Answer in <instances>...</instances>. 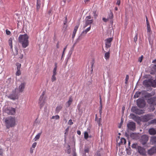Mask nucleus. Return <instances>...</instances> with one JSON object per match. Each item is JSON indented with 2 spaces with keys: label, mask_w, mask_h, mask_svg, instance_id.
Instances as JSON below:
<instances>
[{
  "label": "nucleus",
  "mask_w": 156,
  "mask_h": 156,
  "mask_svg": "<svg viewBox=\"0 0 156 156\" xmlns=\"http://www.w3.org/2000/svg\"><path fill=\"white\" fill-rule=\"evenodd\" d=\"M29 37L27 34L20 35L18 38L19 42L21 44L23 48H26L29 45Z\"/></svg>",
  "instance_id": "f257e3e1"
},
{
  "label": "nucleus",
  "mask_w": 156,
  "mask_h": 156,
  "mask_svg": "<svg viewBox=\"0 0 156 156\" xmlns=\"http://www.w3.org/2000/svg\"><path fill=\"white\" fill-rule=\"evenodd\" d=\"M5 122L6 127L8 129L14 127L16 125V119L14 117L10 116L6 118Z\"/></svg>",
  "instance_id": "f03ea898"
},
{
  "label": "nucleus",
  "mask_w": 156,
  "mask_h": 156,
  "mask_svg": "<svg viewBox=\"0 0 156 156\" xmlns=\"http://www.w3.org/2000/svg\"><path fill=\"white\" fill-rule=\"evenodd\" d=\"M44 94L45 93L43 92L39 99L38 104L40 109L44 107L46 103V98L44 97Z\"/></svg>",
  "instance_id": "7ed1b4c3"
},
{
  "label": "nucleus",
  "mask_w": 156,
  "mask_h": 156,
  "mask_svg": "<svg viewBox=\"0 0 156 156\" xmlns=\"http://www.w3.org/2000/svg\"><path fill=\"white\" fill-rule=\"evenodd\" d=\"M7 97L9 98L13 101L18 99L19 98L18 94L16 93V90H12Z\"/></svg>",
  "instance_id": "20e7f679"
},
{
  "label": "nucleus",
  "mask_w": 156,
  "mask_h": 156,
  "mask_svg": "<svg viewBox=\"0 0 156 156\" xmlns=\"http://www.w3.org/2000/svg\"><path fill=\"white\" fill-rule=\"evenodd\" d=\"M4 112L8 115H14L16 113V109L12 107H9L5 109Z\"/></svg>",
  "instance_id": "39448f33"
},
{
  "label": "nucleus",
  "mask_w": 156,
  "mask_h": 156,
  "mask_svg": "<svg viewBox=\"0 0 156 156\" xmlns=\"http://www.w3.org/2000/svg\"><path fill=\"white\" fill-rule=\"evenodd\" d=\"M113 38L112 37H110L107 38L105 40V47L106 49L110 48L112 45V42L113 41Z\"/></svg>",
  "instance_id": "423d86ee"
},
{
  "label": "nucleus",
  "mask_w": 156,
  "mask_h": 156,
  "mask_svg": "<svg viewBox=\"0 0 156 156\" xmlns=\"http://www.w3.org/2000/svg\"><path fill=\"white\" fill-rule=\"evenodd\" d=\"M140 140L142 144L144 145L148 141V136L146 135H143L141 136Z\"/></svg>",
  "instance_id": "0eeeda50"
},
{
  "label": "nucleus",
  "mask_w": 156,
  "mask_h": 156,
  "mask_svg": "<svg viewBox=\"0 0 156 156\" xmlns=\"http://www.w3.org/2000/svg\"><path fill=\"white\" fill-rule=\"evenodd\" d=\"M137 104L139 107L142 108L145 106L146 103L144 100L142 99H139L137 100Z\"/></svg>",
  "instance_id": "6e6552de"
},
{
  "label": "nucleus",
  "mask_w": 156,
  "mask_h": 156,
  "mask_svg": "<svg viewBox=\"0 0 156 156\" xmlns=\"http://www.w3.org/2000/svg\"><path fill=\"white\" fill-rule=\"evenodd\" d=\"M127 127L128 129L134 131L136 128L135 123L133 122H130L127 124Z\"/></svg>",
  "instance_id": "1a4fd4ad"
},
{
  "label": "nucleus",
  "mask_w": 156,
  "mask_h": 156,
  "mask_svg": "<svg viewBox=\"0 0 156 156\" xmlns=\"http://www.w3.org/2000/svg\"><path fill=\"white\" fill-rule=\"evenodd\" d=\"M153 115L151 114H147L143 116L142 118V120L144 122H147L150 120L152 119Z\"/></svg>",
  "instance_id": "9d476101"
},
{
  "label": "nucleus",
  "mask_w": 156,
  "mask_h": 156,
  "mask_svg": "<svg viewBox=\"0 0 156 156\" xmlns=\"http://www.w3.org/2000/svg\"><path fill=\"white\" fill-rule=\"evenodd\" d=\"M138 152L141 155H145L146 152L145 149L144 148L140 146H138L137 147Z\"/></svg>",
  "instance_id": "9b49d317"
},
{
  "label": "nucleus",
  "mask_w": 156,
  "mask_h": 156,
  "mask_svg": "<svg viewBox=\"0 0 156 156\" xmlns=\"http://www.w3.org/2000/svg\"><path fill=\"white\" fill-rule=\"evenodd\" d=\"M156 153V146L153 147L147 151L148 154L150 155H152Z\"/></svg>",
  "instance_id": "f8f14e48"
},
{
  "label": "nucleus",
  "mask_w": 156,
  "mask_h": 156,
  "mask_svg": "<svg viewBox=\"0 0 156 156\" xmlns=\"http://www.w3.org/2000/svg\"><path fill=\"white\" fill-rule=\"evenodd\" d=\"M152 84V81L151 80H145L143 82V84L146 87H148L151 86Z\"/></svg>",
  "instance_id": "ddd939ff"
},
{
  "label": "nucleus",
  "mask_w": 156,
  "mask_h": 156,
  "mask_svg": "<svg viewBox=\"0 0 156 156\" xmlns=\"http://www.w3.org/2000/svg\"><path fill=\"white\" fill-rule=\"evenodd\" d=\"M26 83L23 82L21 83L19 87L18 90L20 92H22L25 88Z\"/></svg>",
  "instance_id": "4468645a"
},
{
  "label": "nucleus",
  "mask_w": 156,
  "mask_h": 156,
  "mask_svg": "<svg viewBox=\"0 0 156 156\" xmlns=\"http://www.w3.org/2000/svg\"><path fill=\"white\" fill-rule=\"evenodd\" d=\"M80 26V23H78L77 25H76L74 27V29L73 31L72 35V38L73 39L75 36L76 34V31L78 29V28Z\"/></svg>",
  "instance_id": "2eb2a0df"
},
{
  "label": "nucleus",
  "mask_w": 156,
  "mask_h": 156,
  "mask_svg": "<svg viewBox=\"0 0 156 156\" xmlns=\"http://www.w3.org/2000/svg\"><path fill=\"white\" fill-rule=\"evenodd\" d=\"M93 22V20H86L85 24L83 26V28H85L88 25H90H90Z\"/></svg>",
  "instance_id": "dca6fc26"
},
{
  "label": "nucleus",
  "mask_w": 156,
  "mask_h": 156,
  "mask_svg": "<svg viewBox=\"0 0 156 156\" xmlns=\"http://www.w3.org/2000/svg\"><path fill=\"white\" fill-rule=\"evenodd\" d=\"M148 132L151 135H154L156 134V130L154 128H151L149 129Z\"/></svg>",
  "instance_id": "f3484780"
},
{
  "label": "nucleus",
  "mask_w": 156,
  "mask_h": 156,
  "mask_svg": "<svg viewBox=\"0 0 156 156\" xmlns=\"http://www.w3.org/2000/svg\"><path fill=\"white\" fill-rule=\"evenodd\" d=\"M130 116L131 118L133 119L136 122H137L140 120V118L139 117L136 116L133 114H131Z\"/></svg>",
  "instance_id": "a211bd4d"
},
{
  "label": "nucleus",
  "mask_w": 156,
  "mask_h": 156,
  "mask_svg": "<svg viewBox=\"0 0 156 156\" xmlns=\"http://www.w3.org/2000/svg\"><path fill=\"white\" fill-rule=\"evenodd\" d=\"M150 141L151 143L152 144L156 145V137H151Z\"/></svg>",
  "instance_id": "6ab92c4d"
},
{
  "label": "nucleus",
  "mask_w": 156,
  "mask_h": 156,
  "mask_svg": "<svg viewBox=\"0 0 156 156\" xmlns=\"http://www.w3.org/2000/svg\"><path fill=\"white\" fill-rule=\"evenodd\" d=\"M133 112L138 114H140L141 113V111L137 108L136 107H134L132 108Z\"/></svg>",
  "instance_id": "aec40b11"
},
{
  "label": "nucleus",
  "mask_w": 156,
  "mask_h": 156,
  "mask_svg": "<svg viewBox=\"0 0 156 156\" xmlns=\"http://www.w3.org/2000/svg\"><path fill=\"white\" fill-rule=\"evenodd\" d=\"M62 106L61 105H58L56 108L55 112L56 113H58L62 108Z\"/></svg>",
  "instance_id": "412c9836"
},
{
  "label": "nucleus",
  "mask_w": 156,
  "mask_h": 156,
  "mask_svg": "<svg viewBox=\"0 0 156 156\" xmlns=\"http://www.w3.org/2000/svg\"><path fill=\"white\" fill-rule=\"evenodd\" d=\"M155 101V98H151L150 99H149L147 100V103L151 105H152L154 104V103Z\"/></svg>",
  "instance_id": "4be33fe9"
},
{
  "label": "nucleus",
  "mask_w": 156,
  "mask_h": 156,
  "mask_svg": "<svg viewBox=\"0 0 156 156\" xmlns=\"http://www.w3.org/2000/svg\"><path fill=\"white\" fill-rule=\"evenodd\" d=\"M110 49L109 48L108 51L105 53V58L106 59H108L110 57Z\"/></svg>",
  "instance_id": "5701e85b"
},
{
  "label": "nucleus",
  "mask_w": 156,
  "mask_h": 156,
  "mask_svg": "<svg viewBox=\"0 0 156 156\" xmlns=\"http://www.w3.org/2000/svg\"><path fill=\"white\" fill-rule=\"evenodd\" d=\"M126 143V139L124 138H122L120 139V141L119 144L120 145L121 144H125Z\"/></svg>",
  "instance_id": "b1692460"
},
{
  "label": "nucleus",
  "mask_w": 156,
  "mask_h": 156,
  "mask_svg": "<svg viewBox=\"0 0 156 156\" xmlns=\"http://www.w3.org/2000/svg\"><path fill=\"white\" fill-rule=\"evenodd\" d=\"M41 6V3L40 0H37V11H38L40 9Z\"/></svg>",
  "instance_id": "393cba45"
},
{
  "label": "nucleus",
  "mask_w": 156,
  "mask_h": 156,
  "mask_svg": "<svg viewBox=\"0 0 156 156\" xmlns=\"http://www.w3.org/2000/svg\"><path fill=\"white\" fill-rule=\"evenodd\" d=\"M73 98L72 96H70L69 98L68 101L67 102V107H69L71 105L73 101Z\"/></svg>",
  "instance_id": "a878e982"
},
{
  "label": "nucleus",
  "mask_w": 156,
  "mask_h": 156,
  "mask_svg": "<svg viewBox=\"0 0 156 156\" xmlns=\"http://www.w3.org/2000/svg\"><path fill=\"white\" fill-rule=\"evenodd\" d=\"M91 29V26H90L89 27H88L87 28L86 30H83L82 32V34H86Z\"/></svg>",
  "instance_id": "bb28decb"
},
{
  "label": "nucleus",
  "mask_w": 156,
  "mask_h": 156,
  "mask_svg": "<svg viewBox=\"0 0 156 156\" xmlns=\"http://www.w3.org/2000/svg\"><path fill=\"white\" fill-rule=\"evenodd\" d=\"M42 133V132L38 133V134L36 136L35 138L34 139L35 141L39 139L40 136Z\"/></svg>",
  "instance_id": "cd10ccee"
},
{
  "label": "nucleus",
  "mask_w": 156,
  "mask_h": 156,
  "mask_svg": "<svg viewBox=\"0 0 156 156\" xmlns=\"http://www.w3.org/2000/svg\"><path fill=\"white\" fill-rule=\"evenodd\" d=\"M8 43L11 49L12 48V39L11 38H10L9 40Z\"/></svg>",
  "instance_id": "c85d7f7f"
},
{
  "label": "nucleus",
  "mask_w": 156,
  "mask_h": 156,
  "mask_svg": "<svg viewBox=\"0 0 156 156\" xmlns=\"http://www.w3.org/2000/svg\"><path fill=\"white\" fill-rule=\"evenodd\" d=\"M55 67L54 68L53 70V74L56 75V70H57V64L56 63L55 65Z\"/></svg>",
  "instance_id": "c756f323"
},
{
  "label": "nucleus",
  "mask_w": 156,
  "mask_h": 156,
  "mask_svg": "<svg viewBox=\"0 0 156 156\" xmlns=\"http://www.w3.org/2000/svg\"><path fill=\"white\" fill-rule=\"evenodd\" d=\"M149 124H156V119L151 120L149 122Z\"/></svg>",
  "instance_id": "7c9ffc66"
},
{
  "label": "nucleus",
  "mask_w": 156,
  "mask_h": 156,
  "mask_svg": "<svg viewBox=\"0 0 156 156\" xmlns=\"http://www.w3.org/2000/svg\"><path fill=\"white\" fill-rule=\"evenodd\" d=\"M60 119V117L58 115H56L55 116H52L51 119H55L56 120H58Z\"/></svg>",
  "instance_id": "2f4dec72"
},
{
  "label": "nucleus",
  "mask_w": 156,
  "mask_h": 156,
  "mask_svg": "<svg viewBox=\"0 0 156 156\" xmlns=\"http://www.w3.org/2000/svg\"><path fill=\"white\" fill-rule=\"evenodd\" d=\"M56 75L53 74L51 78V81L52 82H53L56 80V78L55 76Z\"/></svg>",
  "instance_id": "473e14b6"
},
{
  "label": "nucleus",
  "mask_w": 156,
  "mask_h": 156,
  "mask_svg": "<svg viewBox=\"0 0 156 156\" xmlns=\"http://www.w3.org/2000/svg\"><path fill=\"white\" fill-rule=\"evenodd\" d=\"M89 137V135L87 132H85L84 133V138L87 140Z\"/></svg>",
  "instance_id": "72a5a7b5"
},
{
  "label": "nucleus",
  "mask_w": 156,
  "mask_h": 156,
  "mask_svg": "<svg viewBox=\"0 0 156 156\" xmlns=\"http://www.w3.org/2000/svg\"><path fill=\"white\" fill-rule=\"evenodd\" d=\"M141 92H138L136 93L135 95H134V98H138Z\"/></svg>",
  "instance_id": "f704fd0d"
},
{
  "label": "nucleus",
  "mask_w": 156,
  "mask_h": 156,
  "mask_svg": "<svg viewBox=\"0 0 156 156\" xmlns=\"http://www.w3.org/2000/svg\"><path fill=\"white\" fill-rule=\"evenodd\" d=\"M113 13L111 12L109 13V17H108V19H112L113 18Z\"/></svg>",
  "instance_id": "c9c22d12"
},
{
  "label": "nucleus",
  "mask_w": 156,
  "mask_h": 156,
  "mask_svg": "<svg viewBox=\"0 0 156 156\" xmlns=\"http://www.w3.org/2000/svg\"><path fill=\"white\" fill-rule=\"evenodd\" d=\"M16 65L17 66V69H20L21 65L19 63H16Z\"/></svg>",
  "instance_id": "e433bc0d"
},
{
  "label": "nucleus",
  "mask_w": 156,
  "mask_h": 156,
  "mask_svg": "<svg viewBox=\"0 0 156 156\" xmlns=\"http://www.w3.org/2000/svg\"><path fill=\"white\" fill-rule=\"evenodd\" d=\"M102 105L101 103V105L100 106V107H99V112L100 114V115H101L102 113Z\"/></svg>",
  "instance_id": "4c0bfd02"
},
{
  "label": "nucleus",
  "mask_w": 156,
  "mask_h": 156,
  "mask_svg": "<svg viewBox=\"0 0 156 156\" xmlns=\"http://www.w3.org/2000/svg\"><path fill=\"white\" fill-rule=\"evenodd\" d=\"M21 74V72L20 69H17V71L16 73V75L17 76H19Z\"/></svg>",
  "instance_id": "58836bf2"
},
{
  "label": "nucleus",
  "mask_w": 156,
  "mask_h": 156,
  "mask_svg": "<svg viewBox=\"0 0 156 156\" xmlns=\"http://www.w3.org/2000/svg\"><path fill=\"white\" fill-rule=\"evenodd\" d=\"M94 156H102L101 154V153L99 151H97L95 154Z\"/></svg>",
  "instance_id": "ea45409f"
},
{
  "label": "nucleus",
  "mask_w": 156,
  "mask_h": 156,
  "mask_svg": "<svg viewBox=\"0 0 156 156\" xmlns=\"http://www.w3.org/2000/svg\"><path fill=\"white\" fill-rule=\"evenodd\" d=\"M93 16L95 18V19H96L98 16V14L97 13V12L96 11H94L93 12Z\"/></svg>",
  "instance_id": "a19ab883"
},
{
  "label": "nucleus",
  "mask_w": 156,
  "mask_h": 156,
  "mask_svg": "<svg viewBox=\"0 0 156 156\" xmlns=\"http://www.w3.org/2000/svg\"><path fill=\"white\" fill-rule=\"evenodd\" d=\"M101 118H100L99 119L97 120V123L98 124L99 126H100L101 125Z\"/></svg>",
  "instance_id": "79ce46f5"
},
{
  "label": "nucleus",
  "mask_w": 156,
  "mask_h": 156,
  "mask_svg": "<svg viewBox=\"0 0 156 156\" xmlns=\"http://www.w3.org/2000/svg\"><path fill=\"white\" fill-rule=\"evenodd\" d=\"M151 96V95L150 93H147L145 96V97L146 98H149Z\"/></svg>",
  "instance_id": "37998d69"
},
{
  "label": "nucleus",
  "mask_w": 156,
  "mask_h": 156,
  "mask_svg": "<svg viewBox=\"0 0 156 156\" xmlns=\"http://www.w3.org/2000/svg\"><path fill=\"white\" fill-rule=\"evenodd\" d=\"M3 150L2 148L0 147V155L2 156L3 155Z\"/></svg>",
  "instance_id": "c03bdc74"
},
{
  "label": "nucleus",
  "mask_w": 156,
  "mask_h": 156,
  "mask_svg": "<svg viewBox=\"0 0 156 156\" xmlns=\"http://www.w3.org/2000/svg\"><path fill=\"white\" fill-rule=\"evenodd\" d=\"M143 55H142L138 59V61L140 62H142L143 59Z\"/></svg>",
  "instance_id": "a18cd8bd"
},
{
  "label": "nucleus",
  "mask_w": 156,
  "mask_h": 156,
  "mask_svg": "<svg viewBox=\"0 0 156 156\" xmlns=\"http://www.w3.org/2000/svg\"><path fill=\"white\" fill-rule=\"evenodd\" d=\"M151 31V30L150 28V26H147V32H150Z\"/></svg>",
  "instance_id": "49530a36"
},
{
  "label": "nucleus",
  "mask_w": 156,
  "mask_h": 156,
  "mask_svg": "<svg viewBox=\"0 0 156 156\" xmlns=\"http://www.w3.org/2000/svg\"><path fill=\"white\" fill-rule=\"evenodd\" d=\"M151 86L154 87H156V83L153 82L152 81V84L151 85Z\"/></svg>",
  "instance_id": "de8ad7c7"
},
{
  "label": "nucleus",
  "mask_w": 156,
  "mask_h": 156,
  "mask_svg": "<svg viewBox=\"0 0 156 156\" xmlns=\"http://www.w3.org/2000/svg\"><path fill=\"white\" fill-rule=\"evenodd\" d=\"M73 122H72V119H70L68 121V124L70 125H72L73 124Z\"/></svg>",
  "instance_id": "09e8293b"
},
{
  "label": "nucleus",
  "mask_w": 156,
  "mask_h": 156,
  "mask_svg": "<svg viewBox=\"0 0 156 156\" xmlns=\"http://www.w3.org/2000/svg\"><path fill=\"white\" fill-rule=\"evenodd\" d=\"M137 40V34H136L134 38V41L136 43Z\"/></svg>",
  "instance_id": "8fccbe9b"
},
{
  "label": "nucleus",
  "mask_w": 156,
  "mask_h": 156,
  "mask_svg": "<svg viewBox=\"0 0 156 156\" xmlns=\"http://www.w3.org/2000/svg\"><path fill=\"white\" fill-rule=\"evenodd\" d=\"M84 151L85 153H88L89 152V149L87 147L84 150Z\"/></svg>",
  "instance_id": "3c124183"
},
{
  "label": "nucleus",
  "mask_w": 156,
  "mask_h": 156,
  "mask_svg": "<svg viewBox=\"0 0 156 156\" xmlns=\"http://www.w3.org/2000/svg\"><path fill=\"white\" fill-rule=\"evenodd\" d=\"M6 33L8 35H9L11 34V32L8 29L6 30Z\"/></svg>",
  "instance_id": "603ef678"
},
{
  "label": "nucleus",
  "mask_w": 156,
  "mask_h": 156,
  "mask_svg": "<svg viewBox=\"0 0 156 156\" xmlns=\"http://www.w3.org/2000/svg\"><path fill=\"white\" fill-rule=\"evenodd\" d=\"M37 144V143L36 142L34 143L32 145V147L34 148H35L36 147Z\"/></svg>",
  "instance_id": "864d4df0"
},
{
  "label": "nucleus",
  "mask_w": 156,
  "mask_h": 156,
  "mask_svg": "<svg viewBox=\"0 0 156 156\" xmlns=\"http://www.w3.org/2000/svg\"><path fill=\"white\" fill-rule=\"evenodd\" d=\"M109 19H108H108H106L105 18H103L102 19L105 22H106Z\"/></svg>",
  "instance_id": "5fc2aeb1"
},
{
  "label": "nucleus",
  "mask_w": 156,
  "mask_h": 156,
  "mask_svg": "<svg viewBox=\"0 0 156 156\" xmlns=\"http://www.w3.org/2000/svg\"><path fill=\"white\" fill-rule=\"evenodd\" d=\"M153 63H156V59L154 60L153 61ZM154 68L155 69L156 71V65H155L154 66Z\"/></svg>",
  "instance_id": "6e6d98bb"
},
{
  "label": "nucleus",
  "mask_w": 156,
  "mask_h": 156,
  "mask_svg": "<svg viewBox=\"0 0 156 156\" xmlns=\"http://www.w3.org/2000/svg\"><path fill=\"white\" fill-rule=\"evenodd\" d=\"M120 3V0H117L116 2V4L119 5Z\"/></svg>",
  "instance_id": "4d7b16f0"
},
{
  "label": "nucleus",
  "mask_w": 156,
  "mask_h": 156,
  "mask_svg": "<svg viewBox=\"0 0 156 156\" xmlns=\"http://www.w3.org/2000/svg\"><path fill=\"white\" fill-rule=\"evenodd\" d=\"M137 144H134L132 145V147L133 148H136V147Z\"/></svg>",
  "instance_id": "13d9d810"
},
{
  "label": "nucleus",
  "mask_w": 156,
  "mask_h": 156,
  "mask_svg": "<svg viewBox=\"0 0 156 156\" xmlns=\"http://www.w3.org/2000/svg\"><path fill=\"white\" fill-rule=\"evenodd\" d=\"M91 19V17L90 16H87L86 17V20H90Z\"/></svg>",
  "instance_id": "bf43d9fd"
},
{
  "label": "nucleus",
  "mask_w": 156,
  "mask_h": 156,
  "mask_svg": "<svg viewBox=\"0 0 156 156\" xmlns=\"http://www.w3.org/2000/svg\"><path fill=\"white\" fill-rule=\"evenodd\" d=\"M129 79V76L128 75L126 76V81H128Z\"/></svg>",
  "instance_id": "052dcab7"
},
{
  "label": "nucleus",
  "mask_w": 156,
  "mask_h": 156,
  "mask_svg": "<svg viewBox=\"0 0 156 156\" xmlns=\"http://www.w3.org/2000/svg\"><path fill=\"white\" fill-rule=\"evenodd\" d=\"M59 48V42H58L56 44V48Z\"/></svg>",
  "instance_id": "680f3d73"
},
{
  "label": "nucleus",
  "mask_w": 156,
  "mask_h": 156,
  "mask_svg": "<svg viewBox=\"0 0 156 156\" xmlns=\"http://www.w3.org/2000/svg\"><path fill=\"white\" fill-rule=\"evenodd\" d=\"M67 48V46H66L65 48H64V50H63V53H62V56H63L64 54V52H65V50H66V48Z\"/></svg>",
  "instance_id": "e2e57ef3"
},
{
  "label": "nucleus",
  "mask_w": 156,
  "mask_h": 156,
  "mask_svg": "<svg viewBox=\"0 0 156 156\" xmlns=\"http://www.w3.org/2000/svg\"><path fill=\"white\" fill-rule=\"evenodd\" d=\"M77 134L79 135H80L81 134V132L80 130H78L77 132Z\"/></svg>",
  "instance_id": "0e129e2a"
},
{
  "label": "nucleus",
  "mask_w": 156,
  "mask_h": 156,
  "mask_svg": "<svg viewBox=\"0 0 156 156\" xmlns=\"http://www.w3.org/2000/svg\"><path fill=\"white\" fill-rule=\"evenodd\" d=\"M146 23L147 26H150L148 20H147V21H146Z\"/></svg>",
  "instance_id": "69168bd1"
},
{
  "label": "nucleus",
  "mask_w": 156,
  "mask_h": 156,
  "mask_svg": "<svg viewBox=\"0 0 156 156\" xmlns=\"http://www.w3.org/2000/svg\"><path fill=\"white\" fill-rule=\"evenodd\" d=\"M30 152L31 153H33V150L31 148L30 149Z\"/></svg>",
  "instance_id": "338daca9"
},
{
  "label": "nucleus",
  "mask_w": 156,
  "mask_h": 156,
  "mask_svg": "<svg viewBox=\"0 0 156 156\" xmlns=\"http://www.w3.org/2000/svg\"><path fill=\"white\" fill-rule=\"evenodd\" d=\"M68 130H69V128H67L66 129V130H65V131H66V132H68Z\"/></svg>",
  "instance_id": "774afa93"
}]
</instances>
